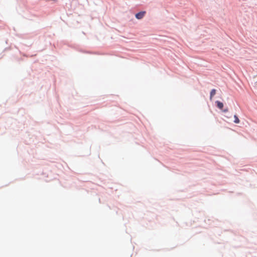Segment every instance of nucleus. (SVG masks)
<instances>
[{
	"instance_id": "f257e3e1",
	"label": "nucleus",
	"mask_w": 257,
	"mask_h": 257,
	"mask_svg": "<svg viewBox=\"0 0 257 257\" xmlns=\"http://www.w3.org/2000/svg\"><path fill=\"white\" fill-rule=\"evenodd\" d=\"M145 13V12H139L136 14V18L138 19H141L144 17Z\"/></svg>"
},
{
	"instance_id": "f03ea898",
	"label": "nucleus",
	"mask_w": 257,
	"mask_h": 257,
	"mask_svg": "<svg viewBox=\"0 0 257 257\" xmlns=\"http://www.w3.org/2000/svg\"><path fill=\"white\" fill-rule=\"evenodd\" d=\"M216 103L217 104V106L220 109H222L223 107V104L222 102L219 101H216Z\"/></svg>"
},
{
	"instance_id": "7ed1b4c3",
	"label": "nucleus",
	"mask_w": 257,
	"mask_h": 257,
	"mask_svg": "<svg viewBox=\"0 0 257 257\" xmlns=\"http://www.w3.org/2000/svg\"><path fill=\"white\" fill-rule=\"evenodd\" d=\"M216 94V90L214 89H213L211 90L210 92V99L212 100L213 96Z\"/></svg>"
},
{
	"instance_id": "20e7f679",
	"label": "nucleus",
	"mask_w": 257,
	"mask_h": 257,
	"mask_svg": "<svg viewBox=\"0 0 257 257\" xmlns=\"http://www.w3.org/2000/svg\"><path fill=\"white\" fill-rule=\"evenodd\" d=\"M234 122L236 123H238L239 122V119H238V118L237 117V116L235 115L234 116Z\"/></svg>"
},
{
	"instance_id": "39448f33",
	"label": "nucleus",
	"mask_w": 257,
	"mask_h": 257,
	"mask_svg": "<svg viewBox=\"0 0 257 257\" xmlns=\"http://www.w3.org/2000/svg\"><path fill=\"white\" fill-rule=\"evenodd\" d=\"M223 112H227V111H228V109H227V108H226V109H224V110H223Z\"/></svg>"
}]
</instances>
